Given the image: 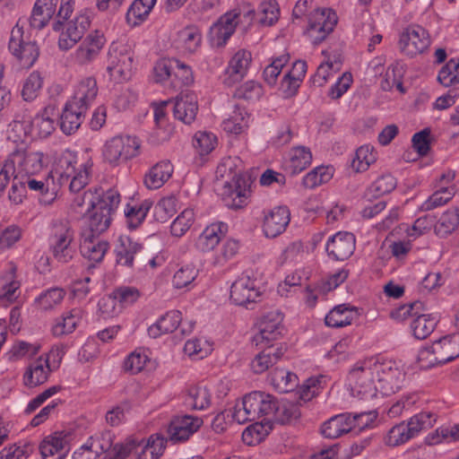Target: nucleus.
<instances>
[{
	"instance_id": "obj_1",
	"label": "nucleus",
	"mask_w": 459,
	"mask_h": 459,
	"mask_svg": "<svg viewBox=\"0 0 459 459\" xmlns=\"http://www.w3.org/2000/svg\"><path fill=\"white\" fill-rule=\"evenodd\" d=\"M91 168V160L79 163L74 152L65 150L56 158L53 173L57 177L60 185L69 184L70 191L75 193L88 185Z\"/></svg>"
},
{
	"instance_id": "obj_2",
	"label": "nucleus",
	"mask_w": 459,
	"mask_h": 459,
	"mask_svg": "<svg viewBox=\"0 0 459 459\" xmlns=\"http://www.w3.org/2000/svg\"><path fill=\"white\" fill-rule=\"evenodd\" d=\"M377 358L358 361L349 371L348 386L351 395L360 399L373 398L377 395Z\"/></svg>"
},
{
	"instance_id": "obj_3",
	"label": "nucleus",
	"mask_w": 459,
	"mask_h": 459,
	"mask_svg": "<svg viewBox=\"0 0 459 459\" xmlns=\"http://www.w3.org/2000/svg\"><path fill=\"white\" fill-rule=\"evenodd\" d=\"M49 250L61 264H67L76 255L75 231L67 220H55L48 236Z\"/></svg>"
},
{
	"instance_id": "obj_4",
	"label": "nucleus",
	"mask_w": 459,
	"mask_h": 459,
	"mask_svg": "<svg viewBox=\"0 0 459 459\" xmlns=\"http://www.w3.org/2000/svg\"><path fill=\"white\" fill-rule=\"evenodd\" d=\"M134 59V49L128 42L113 41L108 47L107 58L109 79L117 83L128 81L132 76Z\"/></svg>"
},
{
	"instance_id": "obj_5",
	"label": "nucleus",
	"mask_w": 459,
	"mask_h": 459,
	"mask_svg": "<svg viewBox=\"0 0 459 459\" xmlns=\"http://www.w3.org/2000/svg\"><path fill=\"white\" fill-rule=\"evenodd\" d=\"M97 202L89 211L88 225L82 230L101 234L107 230L112 221V216L120 203V195L117 190L108 191L97 195Z\"/></svg>"
},
{
	"instance_id": "obj_6",
	"label": "nucleus",
	"mask_w": 459,
	"mask_h": 459,
	"mask_svg": "<svg viewBox=\"0 0 459 459\" xmlns=\"http://www.w3.org/2000/svg\"><path fill=\"white\" fill-rule=\"evenodd\" d=\"M91 26V18L86 11H81L69 21H56L52 29L58 33L57 46L61 51H68L79 43Z\"/></svg>"
},
{
	"instance_id": "obj_7",
	"label": "nucleus",
	"mask_w": 459,
	"mask_h": 459,
	"mask_svg": "<svg viewBox=\"0 0 459 459\" xmlns=\"http://www.w3.org/2000/svg\"><path fill=\"white\" fill-rule=\"evenodd\" d=\"M254 9L240 7L234 8L222 14L210 28L209 40L213 47L221 48L226 45L236 30L242 18L251 22L254 18Z\"/></svg>"
},
{
	"instance_id": "obj_8",
	"label": "nucleus",
	"mask_w": 459,
	"mask_h": 459,
	"mask_svg": "<svg viewBox=\"0 0 459 459\" xmlns=\"http://www.w3.org/2000/svg\"><path fill=\"white\" fill-rule=\"evenodd\" d=\"M141 142L135 136L117 135L102 147V158L110 166L117 167L135 158L140 153Z\"/></svg>"
},
{
	"instance_id": "obj_9",
	"label": "nucleus",
	"mask_w": 459,
	"mask_h": 459,
	"mask_svg": "<svg viewBox=\"0 0 459 459\" xmlns=\"http://www.w3.org/2000/svg\"><path fill=\"white\" fill-rule=\"evenodd\" d=\"M430 45L431 38L429 31L419 24L407 26L399 35L398 48L408 57L423 54Z\"/></svg>"
},
{
	"instance_id": "obj_10",
	"label": "nucleus",
	"mask_w": 459,
	"mask_h": 459,
	"mask_svg": "<svg viewBox=\"0 0 459 459\" xmlns=\"http://www.w3.org/2000/svg\"><path fill=\"white\" fill-rule=\"evenodd\" d=\"M8 48L22 68L31 67L39 55L38 46L25 36L23 27L19 23L11 31Z\"/></svg>"
},
{
	"instance_id": "obj_11",
	"label": "nucleus",
	"mask_w": 459,
	"mask_h": 459,
	"mask_svg": "<svg viewBox=\"0 0 459 459\" xmlns=\"http://www.w3.org/2000/svg\"><path fill=\"white\" fill-rule=\"evenodd\" d=\"M377 392L383 395H391L399 391L405 379V373L393 360L377 358Z\"/></svg>"
},
{
	"instance_id": "obj_12",
	"label": "nucleus",
	"mask_w": 459,
	"mask_h": 459,
	"mask_svg": "<svg viewBox=\"0 0 459 459\" xmlns=\"http://www.w3.org/2000/svg\"><path fill=\"white\" fill-rule=\"evenodd\" d=\"M105 44L106 38L102 31H91L71 54L72 61L79 66L91 65L99 58Z\"/></svg>"
},
{
	"instance_id": "obj_13",
	"label": "nucleus",
	"mask_w": 459,
	"mask_h": 459,
	"mask_svg": "<svg viewBox=\"0 0 459 459\" xmlns=\"http://www.w3.org/2000/svg\"><path fill=\"white\" fill-rule=\"evenodd\" d=\"M337 23V15L332 9H317L308 20L307 36L314 44L325 40L333 30Z\"/></svg>"
},
{
	"instance_id": "obj_14",
	"label": "nucleus",
	"mask_w": 459,
	"mask_h": 459,
	"mask_svg": "<svg viewBox=\"0 0 459 459\" xmlns=\"http://www.w3.org/2000/svg\"><path fill=\"white\" fill-rule=\"evenodd\" d=\"M90 447L96 451L101 459H125L128 455L129 446L126 442L113 445L114 436L110 431H104L91 437L88 440Z\"/></svg>"
},
{
	"instance_id": "obj_15",
	"label": "nucleus",
	"mask_w": 459,
	"mask_h": 459,
	"mask_svg": "<svg viewBox=\"0 0 459 459\" xmlns=\"http://www.w3.org/2000/svg\"><path fill=\"white\" fill-rule=\"evenodd\" d=\"M261 296L256 280L248 272L243 273L231 285L230 299L238 306L247 307Z\"/></svg>"
},
{
	"instance_id": "obj_16",
	"label": "nucleus",
	"mask_w": 459,
	"mask_h": 459,
	"mask_svg": "<svg viewBox=\"0 0 459 459\" xmlns=\"http://www.w3.org/2000/svg\"><path fill=\"white\" fill-rule=\"evenodd\" d=\"M368 417V421L374 418L370 413H342L325 421L321 427V432L327 438H337L354 429L356 420Z\"/></svg>"
},
{
	"instance_id": "obj_17",
	"label": "nucleus",
	"mask_w": 459,
	"mask_h": 459,
	"mask_svg": "<svg viewBox=\"0 0 459 459\" xmlns=\"http://www.w3.org/2000/svg\"><path fill=\"white\" fill-rule=\"evenodd\" d=\"M282 314L277 310L264 316L259 323V331L253 338L255 345L269 346L271 342L277 340L282 332Z\"/></svg>"
},
{
	"instance_id": "obj_18",
	"label": "nucleus",
	"mask_w": 459,
	"mask_h": 459,
	"mask_svg": "<svg viewBox=\"0 0 459 459\" xmlns=\"http://www.w3.org/2000/svg\"><path fill=\"white\" fill-rule=\"evenodd\" d=\"M355 236L348 231H339L329 238L325 250L330 258L336 261L348 259L355 250Z\"/></svg>"
},
{
	"instance_id": "obj_19",
	"label": "nucleus",
	"mask_w": 459,
	"mask_h": 459,
	"mask_svg": "<svg viewBox=\"0 0 459 459\" xmlns=\"http://www.w3.org/2000/svg\"><path fill=\"white\" fill-rule=\"evenodd\" d=\"M203 425V420L197 416L181 415L175 417L168 429L170 441L174 443L187 440Z\"/></svg>"
},
{
	"instance_id": "obj_20",
	"label": "nucleus",
	"mask_w": 459,
	"mask_h": 459,
	"mask_svg": "<svg viewBox=\"0 0 459 459\" xmlns=\"http://www.w3.org/2000/svg\"><path fill=\"white\" fill-rule=\"evenodd\" d=\"M108 248V242L100 238V234L82 230L80 252L84 258L93 263H100Z\"/></svg>"
},
{
	"instance_id": "obj_21",
	"label": "nucleus",
	"mask_w": 459,
	"mask_h": 459,
	"mask_svg": "<svg viewBox=\"0 0 459 459\" xmlns=\"http://www.w3.org/2000/svg\"><path fill=\"white\" fill-rule=\"evenodd\" d=\"M248 189L244 178L233 176L230 181H225L221 195L225 205L231 209H238L246 204Z\"/></svg>"
},
{
	"instance_id": "obj_22",
	"label": "nucleus",
	"mask_w": 459,
	"mask_h": 459,
	"mask_svg": "<svg viewBox=\"0 0 459 459\" xmlns=\"http://www.w3.org/2000/svg\"><path fill=\"white\" fill-rule=\"evenodd\" d=\"M71 435L65 431H56L47 436L39 445V451L44 459L56 455L57 459L65 457L70 447Z\"/></svg>"
},
{
	"instance_id": "obj_23",
	"label": "nucleus",
	"mask_w": 459,
	"mask_h": 459,
	"mask_svg": "<svg viewBox=\"0 0 459 459\" xmlns=\"http://www.w3.org/2000/svg\"><path fill=\"white\" fill-rule=\"evenodd\" d=\"M290 221L287 206H276L264 218L263 231L265 237L273 238L283 233Z\"/></svg>"
},
{
	"instance_id": "obj_24",
	"label": "nucleus",
	"mask_w": 459,
	"mask_h": 459,
	"mask_svg": "<svg viewBox=\"0 0 459 459\" xmlns=\"http://www.w3.org/2000/svg\"><path fill=\"white\" fill-rule=\"evenodd\" d=\"M143 250L142 244L127 236H121L116 246V261L118 265L133 268L134 262L141 259Z\"/></svg>"
},
{
	"instance_id": "obj_25",
	"label": "nucleus",
	"mask_w": 459,
	"mask_h": 459,
	"mask_svg": "<svg viewBox=\"0 0 459 459\" xmlns=\"http://www.w3.org/2000/svg\"><path fill=\"white\" fill-rule=\"evenodd\" d=\"M198 111L197 96L192 91H182L174 100L173 113L175 118L190 125Z\"/></svg>"
},
{
	"instance_id": "obj_26",
	"label": "nucleus",
	"mask_w": 459,
	"mask_h": 459,
	"mask_svg": "<svg viewBox=\"0 0 459 459\" xmlns=\"http://www.w3.org/2000/svg\"><path fill=\"white\" fill-rule=\"evenodd\" d=\"M251 61L252 55L249 51L245 49L238 50L229 61L225 71L226 78L224 82L228 85H232L236 82L242 80L248 71Z\"/></svg>"
},
{
	"instance_id": "obj_27",
	"label": "nucleus",
	"mask_w": 459,
	"mask_h": 459,
	"mask_svg": "<svg viewBox=\"0 0 459 459\" xmlns=\"http://www.w3.org/2000/svg\"><path fill=\"white\" fill-rule=\"evenodd\" d=\"M126 446H129L128 455L134 453L137 456L136 459H159L164 449V440L160 437H151L144 444L143 439L129 438L126 440Z\"/></svg>"
},
{
	"instance_id": "obj_28",
	"label": "nucleus",
	"mask_w": 459,
	"mask_h": 459,
	"mask_svg": "<svg viewBox=\"0 0 459 459\" xmlns=\"http://www.w3.org/2000/svg\"><path fill=\"white\" fill-rule=\"evenodd\" d=\"M97 81L94 77L81 80L75 87L74 96L69 102L87 111L98 95Z\"/></svg>"
},
{
	"instance_id": "obj_29",
	"label": "nucleus",
	"mask_w": 459,
	"mask_h": 459,
	"mask_svg": "<svg viewBox=\"0 0 459 459\" xmlns=\"http://www.w3.org/2000/svg\"><path fill=\"white\" fill-rule=\"evenodd\" d=\"M359 316L357 307L343 303L333 307L325 316V322L329 327L340 328L351 325Z\"/></svg>"
},
{
	"instance_id": "obj_30",
	"label": "nucleus",
	"mask_w": 459,
	"mask_h": 459,
	"mask_svg": "<svg viewBox=\"0 0 459 459\" xmlns=\"http://www.w3.org/2000/svg\"><path fill=\"white\" fill-rule=\"evenodd\" d=\"M50 375L48 358L40 356L30 362L23 374V384L27 387H35L44 384Z\"/></svg>"
},
{
	"instance_id": "obj_31",
	"label": "nucleus",
	"mask_w": 459,
	"mask_h": 459,
	"mask_svg": "<svg viewBox=\"0 0 459 459\" xmlns=\"http://www.w3.org/2000/svg\"><path fill=\"white\" fill-rule=\"evenodd\" d=\"M241 402L255 420L264 415H270L274 408L273 397L262 392L250 393Z\"/></svg>"
},
{
	"instance_id": "obj_32",
	"label": "nucleus",
	"mask_w": 459,
	"mask_h": 459,
	"mask_svg": "<svg viewBox=\"0 0 459 459\" xmlns=\"http://www.w3.org/2000/svg\"><path fill=\"white\" fill-rule=\"evenodd\" d=\"M56 108L54 105H48L35 116L31 122L32 136L47 137L56 128Z\"/></svg>"
},
{
	"instance_id": "obj_33",
	"label": "nucleus",
	"mask_w": 459,
	"mask_h": 459,
	"mask_svg": "<svg viewBox=\"0 0 459 459\" xmlns=\"http://www.w3.org/2000/svg\"><path fill=\"white\" fill-rule=\"evenodd\" d=\"M228 225L224 222H215L208 225L196 240V247L202 252L212 251L226 235Z\"/></svg>"
},
{
	"instance_id": "obj_34",
	"label": "nucleus",
	"mask_w": 459,
	"mask_h": 459,
	"mask_svg": "<svg viewBox=\"0 0 459 459\" xmlns=\"http://www.w3.org/2000/svg\"><path fill=\"white\" fill-rule=\"evenodd\" d=\"M442 364L459 357V333L444 336L433 343V351Z\"/></svg>"
},
{
	"instance_id": "obj_35",
	"label": "nucleus",
	"mask_w": 459,
	"mask_h": 459,
	"mask_svg": "<svg viewBox=\"0 0 459 459\" xmlns=\"http://www.w3.org/2000/svg\"><path fill=\"white\" fill-rule=\"evenodd\" d=\"M86 112L77 106L74 107V104L68 101L60 117L62 132L67 135L74 134L83 122Z\"/></svg>"
},
{
	"instance_id": "obj_36",
	"label": "nucleus",
	"mask_w": 459,
	"mask_h": 459,
	"mask_svg": "<svg viewBox=\"0 0 459 459\" xmlns=\"http://www.w3.org/2000/svg\"><path fill=\"white\" fill-rule=\"evenodd\" d=\"M58 0H37L34 4L30 24L35 29L44 28L56 13Z\"/></svg>"
},
{
	"instance_id": "obj_37",
	"label": "nucleus",
	"mask_w": 459,
	"mask_h": 459,
	"mask_svg": "<svg viewBox=\"0 0 459 459\" xmlns=\"http://www.w3.org/2000/svg\"><path fill=\"white\" fill-rule=\"evenodd\" d=\"M181 320L180 311L170 310L148 328V334L152 338H157L161 334L173 333L179 326Z\"/></svg>"
},
{
	"instance_id": "obj_38",
	"label": "nucleus",
	"mask_w": 459,
	"mask_h": 459,
	"mask_svg": "<svg viewBox=\"0 0 459 459\" xmlns=\"http://www.w3.org/2000/svg\"><path fill=\"white\" fill-rule=\"evenodd\" d=\"M172 173L173 165L170 161H160L145 175L144 184L149 189H158L170 178Z\"/></svg>"
},
{
	"instance_id": "obj_39",
	"label": "nucleus",
	"mask_w": 459,
	"mask_h": 459,
	"mask_svg": "<svg viewBox=\"0 0 459 459\" xmlns=\"http://www.w3.org/2000/svg\"><path fill=\"white\" fill-rule=\"evenodd\" d=\"M82 310L78 307L65 313L56 320L52 326V333L57 337L72 333L82 318Z\"/></svg>"
},
{
	"instance_id": "obj_40",
	"label": "nucleus",
	"mask_w": 459,
	"mask_h": 459,
	"mask_svg": "<svg viewBox=\"0 0 459 459\" xmlns=\"http://www.w3.org/2000/svg\"><path fill=\"white\" fill-rule=\"evenodd\" d=\"M311 161L312 153L310 150L304 146H298L290 151L285 166L290 174L295 175L306 169L311 164Z\"/></svg>"
},
{
	"instance_id": "obj_41",
	"label": "nucleus",
	"mask_w": 459,
	"mask_h": 459,
	"mask_svg": "<svg viewBox=\"0 0 459 459\" xmlns=\"http://www.w3.org/2000/svg\"><path fill=\"white\" fill-rule=\"evenodd\" d=\"M210 390L202 385L189 386L185 396V403L194 410H204L211 404Z\"/></svg>"
},
{
	"instance_id": "obj_42",
	"label": "nucleus",
	"mask_w": 459,
	"mask_h": 459,
	"mask_svg": "<svg viewBox=\"0 0 459 459\" xmlns=\"http://www.w3.org/2000/svg\"><path fill=\"white\" fill-rule=\"evenodd\" d=\"M282 355L283 351L281 348L274 349L269 345L252 359L251 369L255 374H262L274 365Z\"/></svg>"
},
{
	"instance_id": "obj_43",
	"label": "nucleus",
	"mask_w": 459,
	"mask_h": 459,
	"mask_svg": "<svg viewBox=\"0 0 459 459\" xmlns=\"http://www.w3.org/2000/svg\"><path fill=\"white\" fill-rule=\"evenodd\" d=\"M202 42V34L198 28L188 26L178 31L176 45L177 48L184 52H195Z\"/></svg>"
},
{
	"instance_id": "obj_44",
	"label": "nucleus",
	"mask_w": 459,
	"mask_h": 459,
	"mask_svg": "<svg viewBox=\"0 0 459 459\" xmlns=\"http://www.w3.org/2000/svg\"><path fill=\"white\" fill-rule=\"evenodd\" d=\"M459 226V208L453 207L441 214L434 226L435 234L439 238H446Z\"/></svg>"
},
{
	"instance_id": "obj_45",
	"label": "nucleus",
	"mask_w": 459,
	"mask_h": 459,
	"mask_svg": "<svg viewBox=\"0 0 459 459\" xmlns=\"http://www.w3.org/2000/svg\"><path fill=\"white\" fill-rule=\"evenodd\" d=\"M270 382L280 393L293 391L299 385L297 375L285 368H275L270 376Z\"/></svg>"
},
{
	"instance_id": "obj_46",
	"label": "nucleus",
	"mask_w": 459,
	"mask_h": 459,
	"mask_svg": "<svg viewBox=\"0 0 459 459\" xmlns=\"http://www.w3.org/2000/svg\"><path fill=\"white\" fill-rule=\"evenodd\" d=\"M16 266L13 264H10L6 268L2 279L4 283L0 289V299L4 301H13L17 299V290L21 284L16 279Z\"/></svg>"
},
{
	"instance_id": "obj_47",
	"label": "nucleus",
	"mask_w": 459,
	"mask_h": 459,
	"mask_svg": "<svg viewBox=\"0 0 459 459\" xmlns=\"http://www.w3.org/2000/svg\"><path fill=\"white\" fill-rule=\"evenodd\" d=\"M66 292L62 288H50L35 299L37 307L42 311H49L60 306Z\"/></svg>"
},
{
	"instance_id": "obj_48",
	"label": "nucleus",
	"mask_w": 459,
	"mask_h": 459,
	"mask_svg": "<svg viewBox=\"0 0 459 459\" xmlns=\"http://www.w3.org/2000/svg\"><path fill=\"white\" fill-rule=\"evenodd\" d=\"M455 187L454 186H440V188L435 191L420 206L422 212H428L438 208L447 204L455 195Z\"/></svg>"
},
{
	"instance_id": "obj_49",
	"label": "nucleus",
	"mask_w": 459,
	"mask_h": 459,
	"mask_svg": "<svg viewBox=\"0 0 459 459\" xmlns=\"http://www.w3.org/2000/svg\"><path fill=\"white\" fill-rule=\"evenodd\" d=\"M437 318L429 314L419 313L411 324V328L415 338L426 339L435 329Z\"/></svg>"
},
{
	"instance_id": "obj_50",
	"label": "nucleus",
	"mask_w": 459,
	"mask_h": 459,
	"mask_svg": "<svg viewBox=\"0 0 459 459\" xmlns=\"http://www.w3.org/2000/svg\"><path fill=\"white\" fill-rule=\"evenodd\" d=\"M178 65V59L160 58L153 66V79L155 82L169 86L173 69Z\"/></svg>"
},
{
	"instance_id": "obj_51",
	"label": "nucleus",
	"mask_w": 459,
	"mask_h": 459,
	"mask_svg": "<svg viewBox=\"0 0 459 459\" xmlns=\"http://www.w3.org/2000/svg\"><path fill=\"white\" fill-rule=\"evenodd\" d=\"M333 176V168L319 166L308 172L302 180L306 188H315L331 180Z\"/></svg>"
},
{
	"instance_id": "obj_52",
	"label": "nucleus",
	"mask_w": 459,
	"mask_h": 459,
	"mask_svg": "<svg viewBox=\"0 0 459 459\" xmlns=\"http://www.w3.org/2000/svg\"><path fill=\"white\" fill-rule=\"evenodd\" d=\"M414 438L405 421L398 423L392 427L384 438V442L388 446H398L405 444Z\"/></svg>"
},
{
	"instance_id": "obj_53",
	"label": "nucleus",
	"mask_w": 459,
	"mask_h": 459,
	"mask_svg": "<svg viewBox=\"0 0 459 459\" xmlns=\"http://www.w3.org/2000/svg\"><path fill=\"white\" fill-rule=\"evenodd\" d=\"M184 351L189 357L204 359L212 352V343L204 337H195L185 343Z\"/></svg>"
},
{
	"instance_id": "obj_54",
	"label": "nucleus",
	"mask_w": 459,
	"mask_h": 459,
	"mask_svg": "<svg viewBox=\"0 0 459 459\" xmlns=\"http://www.w3.org/2000/svg\"><path fill=\"white\" fill-rule=\"evenodd\" d=\"M377 160V152L369 145H363L357 149L351 167L356 172L366 171Z\"/></svg>"
},
{
	"instance_id": "obj_55",
	"label": "nucleus",
	"mask_w": 459,
	"mask_h": 459,
	"mask_svg": "<svg viewBox=\"0 0 459 459\" xmlns=\"http://www.w3.org/2000/svg\"><path fill=\"white\" fill-rule=\"evenodd\" d=\"M437 421V415L431 411H421L406 422L413 437H417L422 430L431 428Z\"/></svg>"
},
{
	"instance_id": "obj_56",
	"label": "nucleus",
	"mask_w": 459,
	"mask_h": 459,
	"mask_svg": "<svg viewBox=\"0 0 459 459\" xmlns=\"http://www.w3.org/2000/svg\"><path fill=\"white\" fill-rule=\"evenodd\" d=\"M194 74L191 67L178 60V65L173 69L169 87L173 90H179L184 86H190L194 83Z\"/></svg>"
},
{
	"instance_id": "obj_57",
	"label": "nucleus",
	"mask_w": 459,
	"mask_h": 459,
	"mask_svg": "<svg viewBox=\"0 0 459 459\" xmlns=\"http://www.w3.org/2000/svg\"><path fill=\"white\" fill-rule=\"evenodd\" d=\"M152 205V203L150 200H144L138 206H127L125 214L128 227L136 229L145 219Z\"/></svg>"
},
{
	"instance_id": "obj_58",
	"label": "nucleus",
	"mask_w": 459,
	"mask_h": 459,
	"mask_svg": "<svg viewBox=\"0 0 459 459\" xmlns=\"http://www.w3.org/2000/svg\"><path fill=\"white\" fill-rule=\"evenodd\" d=\"M156 1L157 0H134L127 11V21L136 24L138 21L145 19L152 10Z\"/></svg>"
},
{
	"instance_id": "obj_59",
	"label": "nucleus",
	"mask_w": 459,
	"mask_h": 459,
	"mask_svg": "<svg viewBox=\"0 0 459 459\" xmlns=\"http://www.w3.org/2000/svg\"><path fill=\"white\" fill-rule=\"evenodd\" d=\"M247 112L237 108L229 118L223 120L221 126L227 133L238 134L247 126Z\"/></svg>"
},
{
	"instance_id": "obj_60",
	"label": "nucleus",
	"mask_w": 459,
	"mask_h": 459,
	"mask_svg": "<svg viewBox=\"0 0 459 459\" xmlns=\"http://www.w3.org/2000/svg\"><path fill=\"white\" fill-rule=\"evenodd\" d=\"M269 434L268 425L261 422L251 424L242 433V440L248 446H255L263 441Z\"/></svg>"
},
{
	"instance_id": "obj_61",
	"label": "nucleus",
	"mask_w": 459,
	"mask_h": 459,
	"mask_svg": "<svg viewBox=\"0 0 459 459\" xmlns=\"http://www.w3.org/2000/svg\"><path fill=\"white\" fill-rule=\"evenodd\" d=\"M290 61V55L288 53H283L281 56L275 57L273 62L268 65L264 70V79L270 85L273 86L277 78L280 75L282 68L288 64Z\"/></svg>"
},
{
	"instance_id": "obj_62",
	"label": "nucleus",
	"mask_w": 459,
	"mask_h": 459,
	"mask_svg": "<svg viewBox=\"0 0 459 459\" xmlns=\"http://www.w3.org/2000/svg\"><path fill=\"white\" fill-rule=\"evenodd\" d=\"M195 221L193 209H185L171 223V234L175 237H182L190 229Z\"/></svg>"
},
{
	"instance_id": "obj_63",
	"label": "nucleus",
	"mask_w": 459,
	"mask_h": 459,
	"mask_svg": "<svg viewBox=\"0 0 459 459\" xmlns=\"http://www.w3.org/2000/svg\"><path fill=\"white\" fill-rule=\"evenodd\" d=\"M178 199L176 196H167L159 201L154 207V217L156 221L164 222L169 220L176 212Z\"/></svg>"
},
{
	"instance_id": "obj_64",
	"label": "nucleus",
	"mask_w": 459,
	"mask_h": 459,
	"mask_svg": "<svg viewBox=\"0 0 459 459\" xmlns=\"http://www.w3.org/2000/svg\"><path fill=\"white\" fill-rule=\"evenodd\" d=\"M122 312V307L118 304L114 294L102 297L98 302L99 316L104 319L113 318Z\"/></svg>"
}]
</instances>
